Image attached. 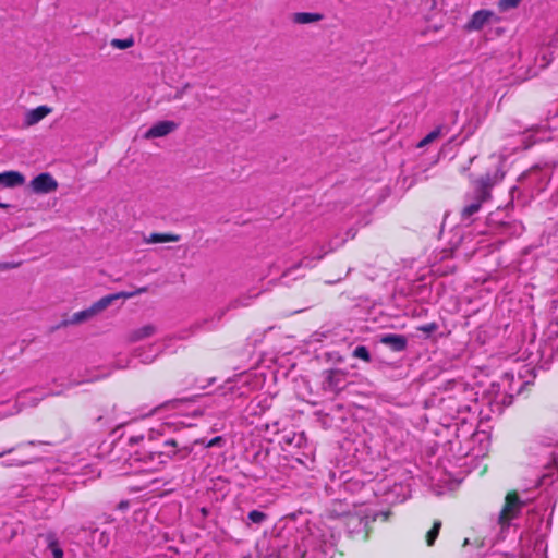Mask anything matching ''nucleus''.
I'll list each match as a JSON object with an SVG mask.
<instances>
[{
  "instance_id": "f257e3e1",
  "label": "nucleus",
  "mask_w": 558,
  "mask_h": 558,
  "mask_svg": "<svg viewBox=\"0 0 558 558\" xmlns=\"http://www.w3.org/2000/svg\"><path fill=\"white\" fill-rule=\"evenodd\" d=\"M504 174L498 171L486 173L473 182V191L465 195V205L461 210L462 220H469L478 213L482 205L492 197L490 191L494 185L501 181Z\"/></svg>"
},
{
  "instance_id": "f03ea898",
  "label": "nucleus",
  "mask_w": 558,
  "mask_h": 558,
  "mask_svg": "<svg viewBox=\"0 0 558 558\" xmlns=\"http://www.w3.org/2000/svg\"><path fill=\"white\" fill-rule=\"evenodd\" d=\"M175 447L177 442L173 439L166 440L163 442V450L149 451L143 457H138L137 460L144 461L146 470L153 469L155 464H165L167 459L172 458L177 453Z\"/></svg>"
},
{
  "instance_id": "7ed1b4c3",
  "label": "nucleus",
  "mask_w": 558,
  "mask_h": 558,
  "mask_svg": "<svg viewBox=\"0 0 558 558\" xmlns=\"http://www.w3.org/2000/svg\"><path fill=\"white\" fill-rule=\"evenodd\" d=\"M524 505L525 502L520 500L515 492L508 494L506 497L505 506L498 517L499 524L502 527L509 526L511 520L518 517Z\"/></svg>"
},
{
  "instance_id": "20e7f679",
  "label": "nucleus",
  "mask_w": 558,
  "mask_h": 558,
  "mask_svg": "<svg viewBox=\"0 0 558 558\" xmlns=\"http://www.w3.org/2000/svg\"><path fill=\"white\" fill-rule=\"evenodd\" d=\"M347 375L348 373L342 371V369H338V368H331V369H327L323 373V376H324V380H323V384H322V387L325 391H328V392H331V393H339L340 391H342L348 381H347Z\"/></svg>"
},
{
  "instance_id": "39448f33",
  "label": "nucleus",
  "mask_w": 558,
  "mask_h": 558,
  "mask_svg": "<svg viewBox=\"0 0 558 558\" xmlns=\"http://www.w3.org/2000/svg\"><path fill=\"white\" fill-rule=\"evenodd\" d=\"M500 17L492 10L482 9L472 14L464 25L466 32H477L490 23H498Z\"/></svg>"
},
{
  "instance_id": "423d86ee",
  "label": "nucleus",
  "mask_w": 558,
  "mask_h": 558,
  "mask_svg": "<svg viewBox=\"0 0 558 558\" xmlns=\"http://www.w3.org/2000/svg\"><path fill=\"white\" fill-rule=\"evenodd\" d=\"M146 291H147V288L142 287V288H140L135 291H131V292H118V293H113V294H108V295L102 296L95 303H93L90 305V308H92L94 315H97L98 313L106 310L113 301H116L118 299H131V298H133L137 294H141V293H144Z\"/></svg>"
},
{
  "instance_id": "0eeeda50",
  "label": "nucleus",
  "mask_w": 558,
  "mask_h": 558,
  "mask_svg": "<svg viewBox=\"0 0 558 558\" xmlns=\"http://www.w3.org/2000/svg\"><path fill=\"white\" fill-rule=\"evenodd\" d=\"M32 191L36 194H48L58 189L57 180L48 172L36 175L29 183Z\"/></svg>"
},
{
  "instance_id": "6e6552de",
  "label": "nucleus",
  "mask_w": 558,
  "mask_h": 558,
  "mask_svg": "<svg viewBox=\"0 0 558 558\" xmlns=\"http://www.w3.org/2000/svg\"><path fill=\"white\" fill-rule=\"evenodd\" d=\"M178 129V123L170 120L159 121L150 126L144 134L146 140L166 136Z\"/></svg>"
},
{
  "instance_id": "1a4fd4ad",
  "label": "nucleus",
  "mask_w": 558,
  "mask_h": 558,
  "mask_svg": "<svg viewBox=\"0 0 558 558\" xmlns=\"http://www.w3.org/2000/svg\"><path fill=\"white\" fill-rule=\"evenodd\" d=\"M380 343L390 347L393 351L400 352L407 348V339L402 335L388 333L380 338Z\"/></svg>"
},
{
  "instance_id": "9d476101",
  "label": "nucleus",
  "mask_w": 558,
  "mask_h": 558,
  "mask_svg": "<svg viewBox=\"0 0 558 558\" xmlns=\"http://www.w3.org/2000/svg\"><path fill=\"white\" fill-rule=\"evenodd\" d=\"M50 112L51 109L47 106H39L35 109L28 110L25 113L24 123L27 126L34 125L41 121Z\"/></svg>"
},
{
  "instance_id": "9b49d317",
  "label": "nucleus",
  "mask_w": 558,
  "mask_h": 558,
  "mask_svg": "<svg viewBox=\"0 0 558 558\" xmlns=\"http://www.w3.org/2000/svg\"><path fill=\"white\" fill-rule=\"evenodd\" d=\"M25 182V178L17 171H5L0 173V185L4 187L20 186Z\"/></svg>"
},
{
  "instance_id": "f8f14e48",
  "label": "nucleus",
  "mask_w": 558,
  "mask_h": 558,
  "mask_svg": "<svg viewBox=\"0 0 558 558\" xmlns=\"http://www.w3.org/2000/svg\"><path fill=\"white\" fill-rule=\"evenodd\" d=\"M181 236L172 233H151L149 236L144 238L146 244H158L166 242H178Z\"/></svg>"
},
{
  "instance_id": "ddd939ff",
  "label": "nucleus",
  "mask_w": 558,
  "mask_h": 558,
  "mask_svg": "<svg viewBox=\"0 0 558 558\" xmlns=\"http://www.w3.org/2000/svg\"><path fill=\"white\" fill-rule=\"evenodd\" d=\"M323 19V15L319 13H311V12H299L293 15V22L298 24H310L314 22H318Z\"/></svg>"
},
{
  "instance_id": "4468645a",
  "label": "nucleus",
  "mask_w": 558,
  "mask_h": 558,
  "mask_svg": "<svg viewBox=\"0 0 558 558\" xmlns=\"http://www.w3.org/2000/svg\"><path fill=\"white\" fill-rule=\"evenodd\" d=\"M155 331H156V328L153 325L143 326V327L134 330L131 333V340L138 341L142 339L148 338V337L153 336L155 333Z\"/></svg>"
},
{
  "instance_id": "2eb2a0df",
  "label": "nucleus",
  "mask_w": 558,
  "mask_h": 558,
  "mask_svg": "<svg viewBox=\"0 0 558 558\" xmlns=\"http://www.w3.org/2000/svg\"><path fill=\"white\" fill-rule=\"evenodd\" d=\"M442 125H438L435 130H433L432 132H429L426 136H424L416 145L417 148H423L427 145H429L430 143H433L434 141H436L437 138L440 137V135L442 134Z\"/></svg>"
},
{
  "instance_id": "dca6fc26",
  "label": "nucleus",
  "mask_w": 558,
  "mask_h": 558,
  "mask_svg": "<svg viewBox=\"0 0 558 558\" xmlns=\"http://www.w3.org/2000/svg\"><path fill=\"white\" fill-rule=\"evenodd\" d=\"M48 548L51 551L53 558H63V549L61 548L59 542L56 539L54 535L49 534L47 536Z\"/></svg>"
},
{
  "instance_id": "f3484780",
  "label": "nucleus",
  "mask_w": 558,
  "mask_h": 558,
  "mask_svg": "<svg viewBox=\"0 0 558 558\" xmlns=\"http://www.w3.org/2000/svg\"><path fill=\"white\" fill-rule=\"evenodd\" d=\"M94 315L90 306L86 310H83V311H80V312H76L72 315L71 319L69 320L70 324H80V323H83L85 320H88L89 318H92Z\"/></svg>"
},
{
  "instance_id": "a211bd4d",
  "label": "nucleus",
  "mask_w": 558,
  "mask_h": 558,
  "mask_svg": "<svg viewBox=\"0 0 558 558\" xmlns=\"http://www.w3.org/2000/svg\"><path fill=\"white\" fill-rule=\"evenodd\" d=\"M441 527V522L440 521H435L434 522V525L433 527L427 532L426 534V543L428 546H432L434 545L438 534H439V530Z\"/></svg>"
},
{
  "instance_id": "6ab92c4d",
  "label": "nucleus",
  "mask_w": 558,
  "mask_h": 558,
  "mask_svg": "<svg viewBox=\"0 0 558 558\" xmlns=\"http://www.w3.org/2000/svg\"><path fill=\"white\" fill-rule=\"evenodd\" d=\"M352 355L356 359L363 360L365 362H371V353L365 345H357L353 352Z\"/></svg>"
},
{
  "instance_id": "aec40b11",
  "label": "nucleus",
  "mask_w": 558,
  "mask_h": 558,
  "mask_svg": "<svg viewBox=\"0 0 558 558\" xmlns=\"http://www.w3.org/2000/svg\"><path fill=\"white\" fill-rule=\"evenodd\" d=\"M523 0H498V9L501 12L517 8Z\"/></svg>"
},
{
  "instance_id": "412c9836",
  "label": "nucleus",
  "mask_w": 558,
  "mask_h": 558,
  "mask_svg": "<svg viewBox=\"0 0 558 558\" xmlns=\"http://www.w3.org/2000/svg\"><path fill=\"white\" fill-rule=\"evenodd\" d=\"M247 519L255 524H260L267 519V514L259 510H252L247 514Z\"/></svg>"
},
{
  "instance_id": "4be33fe9",
  "label": "nucleus",
  "mask_w": 558,
  "mask_h": 558,
  "mask_svg": "<svg viewBox=\"0 0 558 558\" xmlns=\"http://www.w3.org/2000/svg\"><path fill=\"white\" fill-rule=\"evenodd\" d=\"M111 45L116 48H119V49H126L129 47H131L133 45V39L131 38H128V39H113L111 41Z\"/></svg>"
},
{
  "instance_id": "5701e85b",
  "label": "nucleus",
  "mask_w": 558,
  "mask_h": 558,
  "mask_svg": "<svg viewBox=\"0 0 558 558\" xmlns=\"http://www.w3.org/2000/svg\"><path fill=\"white\" fill-rule=\"evenodd\" d=\"M293 439L294 441L292 445L296 448H302L306 444V437L304 433H293Z\"/></svg>"
},
{
  "instance_id": "b1692460",
  "label": "nucleus",
  "mask_w": 558,
  "mask_h": 558,
  "mask_svg": "<svg viewBox=\"0 0 558 558\" xmlns=\"http://www.w3.org/2000/svg\"><path fill=\"white\" fill-rule=\"evenodd\" d=\"M28 463H31L29 459H17V458H14V459H11V460L4 462V465L5 466H24V465H26Z\"/></svg>"
},
{
  "instance_id": "393cba45",
  "label": "nucleus",
  "mask_w": 558,
  "mask_h": 558,
  "mask_svg": "<svg viewBox=\"0 0 558 558\" xmlns=\"http://www.w3.org/2000/svg\"><path fill=\"white\" fill-rule=\"evenodd\" d=\"M221 442H222V437L217 436V437H214L213 439H210V440L207 442L206 447H207V448H211V447H214V446H218V445H220Z\"/></svg>"
},
{
  "instance_id": "a878e982",
  "label": "nucleus",
  "mask_w": 558,
  "mask_h": 558,
  "mask_svg": "<svg viewBox=\"0 0 558 558\" xmlns=\"http://www.w3.org/2000/svg\"><path fill=\"white\" fill-rule=\"evenodd\" d=\"M436 329H437V325L434 323L425 325L420 328V330L425 331V332H432V331H435Z\"/></svg>"
},
{
  "instance_id": "bb28decb",
  "label": "nucleus",
  "mask_w": 558,
  "mask_h": 558,
  "mask_svg": "<svg viewBox=\"0 0 558 558\" xmlns=\"http://www.w3.org/2000/svg\"><path fill=\"white\" fill-rule=\"evenodd\" d=\"M145 440H146V437L144 435H138V436L130 437L129 442L130 444H138V442L145 441Z\"/></svg>"
},
{
  "instance_id": "cd10ccee",
  "label": "nucleus",
  "mask_w": 558,
  "mask_h": 558,
  "mask_svg": "<svg viewBox=\"0 0 558 558\" xmlns=\"http://www.w3.org/2000/svg\"><path fill=\"white\" fill-rule=\"evenodd\" d=\"M294 441L293 439V434L290 436V435H286L284 436V442L288 444V445H292Z\"/></svg>"
},
{
  "instance_id": "c85d7f7f",
  "label": "nucleus",
  "mask_w": 558,
  "mask_h": 558,
  "mask_svg": "<svg viewBox=\"0 0 558 558\" xmlns=\"http://www.w3.org/2000/svg\"><path fill=\"white\" fill-rule=\"evenodd\" d=\"M550 462H551V452H547L546 460L542 464L547 465Z\"/></svg>"
},
{
  "instance_id": "c756f323",
  "label": "nucleus",
  "mask_w": 558,
  "mask_h": 558,
  "mask_svg": "<svg viewBox=\"0 0 558 558\" xmlns=\"http://www.w3.org/2000/svg\"><path fill=\"white\" fill-rule=\"evenodd\" d=\"M16 265H10V264H0V269H8V268H11V267H15Z\"/></svg>"
},
{
  "instance_id": "7c9ffc66",
  "label": "nucleus",
  "mask_w": 558,
  "mask_h": 558,
  "mask_svg": "<svg viewBox=\"0 0 558 558\" xmlns=\"http://www.w3.org/2000/svg\"><path fill=\"white\" fill-rule=\"evenodd\" d=\"M13 450H14V448H10L8 450H4V451L0 452V458L5 456V454H8V453H11Z\"/></svg>"
},
{
  "instance_id": "2f4dec72",
  "label": "nucleus",
  "mask_w": 558,
  "mask_h": 558,
  "mask_svg": "<svg viewBox=\"0 0 558 558\" xmlns=\"http://www.w3.org/2000/svg\"><path fill=\"white\" fill-rule=\"evenodd\" d=\"M40 444H44L43 441H35V440H31L28 442H26V445H29V446H35V445H40Z\"/></svg>"
},
{
  "instance_id": "473e14b6",
  "label": "nucleus",
  "mask_w": 558,
  "mask_h": 558,
  "mask_svg": "<svg viewBox=\"0 0 558 558\" xmlns=\"http://www.w3.org/2000/svg\"><path fill=\"white\" fill-rule=\"evenodd\" d=\"M128 506H129V502H128V501H121V502L119 504V508H120V509H124V508H126Z\"/></svg>"
},
{
  "instance_id": "72a5a7b5",
  "label": "nucleus",
  "mask_w": 558,
  "mask_h": 558,
  "mask_svg": "<svg viewBox=\"0 0 558 558\" xmlns=\"http://www.w3.org/2000/svg\"><path fill=\"white\" fill-rule=\"evenodd\" d=\"M153 440V433L150 432L148 437H147V441H151Z\"/></svg>"
}]
</instances>
